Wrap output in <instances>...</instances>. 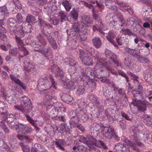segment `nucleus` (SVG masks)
<instances>
[{"label":"nucleus","mask_w":152,"mask_h":152,"mask_svg":"<svg viewBox=\"0 0 152 152\" xmlns=\"http://www.w3.org/2000/svg\"><path fill=\"white\" fill-rule=\"evenodd\" d=\"M56 83L52 76L49 77H44L39 80L37 88L41 91L47 90L52 87L56 89Z\"/></svg>","instance_id":"f257e3e1"},{"label":"nucleus","mask_w":152,"mask_h":152,"mask_svg":"<svg viewBox=\"0 0 152 152\" xmlns=\"http://www.w3.org/2000/svg\"><path fill=\"white\" fill-rule=\"evenodd\" d=\"M80 24L79 23H75L72 26V28L66 30L67 35H69L70 38H72L71 42L74 44L76 43V40L79 38L78 33L80 31Z\"/></svg>","instance_id":"f03ea898"},{"label":"nucleus","mask_w":152,"mask_h":152,"mask_svg":"<svg viewBox=\"0 0 152 152\" xmlns=\"http://www.w3.org/2000/svg\"><path fill=\"white\" fill-rule=\"evenodd\" d=\"M112 66V63L108 60L104 58H100L96 64V67L97 69H99L101 71H103L106 68L108 70Z\"/></svg>","instance_id":"7ed1b4c3"},{"label":"nucleus","mask_w":152,"mask_h":152,"mask_svg":"<svg viewBox=\"0 0 152 152\" xmlns=\"http://www.w3.org/2000/svg\"><path fill=\"white\" fill-rule=\"evenodd\" d=\"M79 58L84 65L90 66L93 64V60L83 50L80 49Z\"/></svg>","instance_id":"20e7f679"},{"label":"nucleus","mask_w":152,"mask_h":152,"mask_svg":"<svg viewBox=\"0 0 152 152\" xmlns=\"http://www.w3.org/2000/svg\"><path fill=\"white\" fill-rule=\"evenodd\" d=\"M88 139V144L87 145L90 148L91 145H94L97 147L102 146L104 148H107L104 142L102 140H97L92 136L88 135L87 137Z\"/></svg>","instance_id":"39448f33"},{"label":"nucleus","mask_w":152,"mask_h":152,"mask_svg":"<svg viewBox=\"0 0 152 152\" xmlns=\"http://www.w3.org/2000/svg\"><path fill=\"white\" fill-rule=\"evenodd\" d=\"M101 130V132H103V135L107 139H111L115 135V133L113 129L110 126L109 127L103 126Z\"/></svg>","instance_id":"423d86ee"},{"label":"nucleus","mask_w":152,"mask_h":152,"mask_svg":"<svg viewBox=\"0 0 152 152\" xmlns=\"http://www.w3.org/2000/svg\"><path fill=\"white\" fill-rule=\"evenodd\" d=\"M41 48V53L44 55L45 57L51 63H53V56L50 48L49 46L43 47Z\"/></svg>","instance_id":"0eeeda50"},{"label":"nucleus","mask_w":152,"mask_h":152,"mask_svg":"<svg viewBox=\"0 0 152 152\" xmlns=\"http://www.w3.org/2000/svg\"><path fill=\"white\" fill-rule=\"evenodd\" d=\"M22 29L19 30L18 28H14L13 29V31L11 32L14 33L15 36V39L17 42L20 45L23 44V41L20 39V38L24 37V33Z\"/></svg>","instance_id":"6e6552de"},{"label":"nucleus","mask_w":152,"mask_h":152,"mask_svg":"<svg viewBox=\"0 0 152 152\" xmlns=\"http://www.w3.org/2000/svg\"><path fill=\"white\" fill-rule=\"evenodd\" d=\"M132 93L133 95L134 98L133 99V102L132 103L134 104L135 103L141 102L143 98L142 93L141 91L138 90H133L132 91Z\"/></svg>","instance_id":"1a4fd4ad"},{"label":"nucleus","mask_w":152,"mask_h":152,"mask_svg":"<svg viewBox=\"0 0 152 152\" xmlns=\"http://www.w3.org/2000/svg\"><path fill=\"white\" fill-rule=\"evenodd\" d=\"M15 107L16 109H17L22 113H25L26 115H28V114H29L30 112L32 110L33 106L32 103L31 104H28V105H23L20 106V107L18 106H15Z\"/></svg>","instance_id":"9d476101"},{"label":"nucleus","mask_w":152,"mask_h":152,"mask_svg":"<svg viewBox=\"0 0 152 152\" xmlns=\"http://www.w3.org/2000/svg\"><path fill=\"white\" fill-rule=\"evenodd\" d=\"M81 23L82 25L85 27H91L93 24V21L88 15H84L81 17Z\"/></svg>","instance_id":"9b49d317"},{"label":"nucleus","mask_w":152,"mask_h":152,"mask_svg":"<svg viewBox=\"0 0 152 152\" xmlns=\"http://www.w3.org/2000/svg\"><path fill=\"white\" fill-rule=\"evenodd\" d=\"M19 129L20 132H21L22 134L25 135L28 134L31 131V128H29L26 124H23L18 123L17 128V130Z\"/></svg>","instance_id":"f8f14e48"},{"label":"nucleus","mask_w":152,"mask_h":152,"mask_svg":"<svg viewBox=\"0 0 152 152\" xmlns=\"http://www.w3.org/2000/svg\"><path fill=\"white\" fill-rule=\"evenodd\" d=\"M116 35L115 32L113 30L110 31L108 33L107 38L109 42L112 45L116 48H118L117 45L115 43L113 39L115 38Z\"/></svg>","instance_id":"ddd939ff"},{"label":"nucleus","mask_w":152,"mask_h":152,"mask_svg":"<svg viewBox=\"0 0 152 152\" xmlns=\"http://www.w3.org/2000/svg\"><path fill=\"white\" fill-rule=\"evenodd\" d=\"M53 144L56 145V147L62 150H64L65 149L63 146L65 145L66 143L64 139L56 138L53 141Z\"/></svg>","instance_id":"4468645a"},{"label":"nucleus","mask_w":152,"mask_h":152,"mask_svg":"<svg viewBox=\"0 0 152 152\" xmlns=\"http://www.w3.org/2000/svg\"><path fill=\"white\" fill-rule=\"evenodd\" d=\"M148 103L145 101H141V102L134 104L137 106L138 110L141 112H144L147 110L146 106H148Z\"/></svg>","instance_id":"2eb2a0df"},{"label":"nucleus","mask_w":152,"mask_h":152,"mask_svg":"<svg viewBox=\"0 0 152 152\" xmlns=\"http://www.w3.org/2000/svg\"><path fill=\"white\" fill-rule=\"evenodd\" d=\"M20 27V28L22 29L24 32L25 33H30L33 29L31 25L28 23H26L25 21Z\"/></svg>","instance_id":"dca6fc26"},{"label":"nucleus","mask_w":152,"mask_h":152,"mask_svg":"<svg viewBox=\"0 0 152 152\" xmlns=\"http://www.w3.org/2000/svg\"><path fill=\"white\" fill-rule=\"evenodd\" d=\"M133 134H132L130 137L131 139L136 143L137 145L142 146L143 145V144L138 141V138L137 137V134H139V132H137V127L135 128L134 130L133 131Z\"/></svg>","instance_id":"f3484780"},{"label":"nucleus","mask_w":152,"mask_h":152,"mask_svg":"<svg viewBox=\"0 0 152 152\" xmlns=\"http://www.w3.org/2000/svg\"><path fill=\"white\" fill-rule=\"evenodd\" d=\"M8 27L10 31V33L13 31L14 28H17L18 26L16 24L17 23L16 20L13 18H10L7 20Z\"/></svg>","instance_id":"a211bd4d"},{"label":"nucleus","mask_w":152,"mask_h":152,"mask_svg":"<svg viewBox=\"0 0 152 152\" xmlns=\"http://www.w3.org/2000/svg\"><path fill=\"white\" fill-rule=\"evenodd\" d=\"M59 96L62 100L67 104L70 103L73 100V97L68 94L61 93Z\"/></svg>","instance_id":"6ab92c4d"},{"label":"nucleus","mask_w":152,"mask_h":152,"mask_svg":"<svg viewBox=\"0 0 152 152\" xmlns=\"http://www.w3.org/2000/svg\"><path fill=\"white\" fill-rule=\"evenodd\" d=\"M77 112L76 115L79 120H81L82 121L85 122L88 119V116L85 113L83 109H80Z\"/></svg>","instance_id":"aec40b11"},{"label":"nucleus","mask_w":152,"mask_h":152,"mask_svg":"<svg viewBox=\"0 0 152 152\" xmlns=\"http://www.w3.org/2000/svg\"><path fill=\"white\" fill-rule=\"evenodd\" d=\"M124 50L126 52L128 53L133 56L137 57V58L139 55V51L135 49H132L126 48H125Z\"/></svg>","instance_id":"412c9836"},{"label":"nucleus","mask_w":152,"mask_h":152,"mask_svg":"<svg viewBox=\"0 0 152 152\" xmlns=\"http://www.w3.org/2000/svg\"><path fill=\"white\" fill-rule=\"evenodd\" d=\"M24 64L25 65L24 69L26 72H31L34 71L35 69L34 66L29 62H27V61L24 62Z\"/></svg>","instance_id":"4be33fe9"},{"label":"nucleus","mask_w":152,"mask_h":152,"mask_svg":"<svg viewBox=\"0 0 152 152\" xmlns=\"http://www.w3.org/2000/svg\"><path fill=\"white\" fill-rule=\"evenodd\" d=\"M37 38L38 40L34 42V44L37 46H44L46 45V41L44 37H39L37 36Z\"/></svg>","instance_id":"5701e85b"},{"label":"nucleus","mask_w":152,"mask_h":152,"mask_svg":"<svg viewBox=\"0 0 152 152\" xmlns=\"http://www.w3.org/2000/svg\"><path fill=\"white\" fill-rule=\"evenodd\" d=\"M18 97V96L17 94H14L10 96H7L6 99L9 104H13L16 103Z\"/></svg>","instance_id":"b1692460"},{"label":"nucleus","mask_w":152,"mask_h":152,"mask_svg":"<svg viewBox=\"0 0 152 152\" xmlns=\"http://www.w3.org/2000/svg\"><path fill=\"white\" fill-rule=\"evenodd\" d=\"M19 98L20 103V106L28 105V104L29 103L31 104V103L30 99L26 96L20 97Z\"/></svg>","instance_id":"393cba45"},{"label":"nucleus","mask_w":152,"mask_h":152,"mask_svg":"<svg viewBox=\"0 0 152 152\" xmlns=\"http://www.w3.org/2000/svg\"><path fill=\"white\" fill-rule=\"evenodd\" d=\"M10 76L12 80L16 84L20 86L23 89L25 90L26 89V86L23 83H22L18 78L13 76L12 75H10Z\"/></svg>","instance_id":"a878e982"},{"label":"nucleus","mask_w":152,"mask_h":152,"mask_svg":"<svg viewBox=\"0 0 152 152\" xmlns=\"http://www.w3.org/2000/svg\"><path fill=\"white\" fill-rule=\"evenodd\" d=\"M15 145L17 147L20 145L23 151V152H29L30 151L29 147L26 145L24 143L22 142H18V141L15 143Z\"/></svg>","instance_id":"bb28decb"},{"label":"nucleus","mask_w":152,"mask_h":152,"mask_svg":"<svg viewBox=\"0 0 152 152\" xmlns=\"http://www.w3.org/2000/svg\"><path fill=\"white\" fill-rule=\"evenodd\" d=\"M40 31L41 33H39L37 35L39 37H45L48 40L52 36L50 33H49L48 32H46L45 30L43 28H41Z\"/></svg>","instance_id":"cd10ccee"},{"label":"nucleus","mask_w":152,"mask_h":152,"mask_svg":"<svg viewBox=\"0 0 152 152\" xmlns=\"http://www.w3.org/2000/svg\"><path fill=\"white\" fill-rule=\"evenodd\" d=\"M103 126H102L101 127L99 124L95 122L93 123L91 125L90 129L91 131H93L94 132H97L99 131L100 129L101 130L102 129H102Z\"/></svg>","instance_id":"c85d7f7f"},{"label":"nucleus","mask_w":152,"mask_h":152,"mask_svg":"<svg viewBox=\"0 0 152 152\" xmlns=\"http://www.w3.org/2000/svg\"><path fill=\"white\" fill-rule=\"evenodd\" d=\"M82 74L83 76L86 75L90 78L92 77L94 75V73L92 69L90 67H88L85 69L84 73L82 72Z\"/></svg>","instance_id":"c756f323"},{"label":"nucleus","mask_w":152,"mask_h":152,"mask_svg":"<svg viewBox=\"0 0 152 152\" xmlns=\"http://www.w3.org/2000/svg\"><path fill=\"white\" fill-rule=\"evenodd\" d=\"M80 120L77 115L76 116H73L69 121V123L71 126L75 127L78 126L79 121Z\"/></svg>","instance_id":"7c9ffc66"},{"label":"nucleus","mask_w":152,"mask_h":152,"mask_svg":"<svg viewBox=\"0 0 152 152\" xmlns=\"http://www.w3.org/2000/svg\"><path fill=\"white\" fill-rule=\"evenodd\" d=\"M56 106H55V107L57 109L58 113L61 114L65 113L66 111V109L62 104L61 103L58 102H56Z\"/></svg>","instance_id":"2f4dec72"},{"label":"nucleus","mask_w":152,"mask_h":152,"mask_svg":"<svg viewBox=\"0 0 152 152\" xmlns=\"http://www.w3.org/2000/svg\"><path fill=\"white\" fill-rule=\"evenodd\" d=\"M25 116L27 120L32 125V126H34L36 132H39L40 129L39 127L37 126L34 120L29 116L28 115H25Z\"/></svg>","instance_id":"473e14b6"},{"label":"nucleus","mask_w":152,"mask_h":152,"mask_svg":"<svg viewBox=\"0 0 152 152\" xmlns=\"http://www.w3.org/2000/svg\"><path fill=\"white\" fill-rule=\"evenodd\" d=\"M47 40L53 50H56L57 49L58 47L56 41L52 36L50 37Z\"/></svg>","instance_id":"72a5a7b5"},{"label":"nucleus","mask_w":152,"mask_h":152,"mask_svg":"<svg viewBox=\"0 0 152 152\" xmlns=\"http://www.w3.org/2000/svg\"><path fill=\"white\" fill-rule=\"evenodd\" d=\"M113 12L116 15V18L121 22H122L124 20L123 16L121 12L118 10L117 7V9L114 10H113Z\"/></svg>","instance_id":"f704fd0d"},{"label":"nucleus","mask_w":152,"mask_h":152,"mask_svg":"<svg viewBox=\"0 0 152 152\" xmlns=\"http://www.w3.org/2000/svg\"><path fill=\"white\" fill-rule=\"evenodd\" d=\"M75 89L76 90L77 94L78 95L82 94L85 91L84 87L79 84L75 85Z\"/></svg>","instance_id":"c9c22d12"},{"label":"nucleus","mask_w":152,"mask_h":152,"mask_svg":"<svg viewBox=\"0 0 152 152\" xmlns=\"http://www.w3.org/2000/svg\"><path fill=\"white\" fill-rule=\"evenodd\" d=\"M92 13L93 17L95 23L102 20L100 14L97 10H93Z\"/></svg>","instance_id":"e433bc0d"},{"label":"nucleus","mask_w":152,"mask_h":152,"mask_svg":"<svg viewBox=\"0 0 152 152\" xmlns=\"http://www.w3.org/2000/svg\"><path fill=\"white\" fill-rule=\"evenodd\" d=\"M62 5L64 7L67 12L69 11L72 7V4L67 0H64L61 2Z\"/></svg>","instance_id":"4c0bfd02"},{"label":"nucleus","mask_w":152,"mask_h":152,"mask_svg":"<svg viewBox=\"0 0 152 152\" xmlns=\"http://www.w3.org/2000/svg\"><path fill=\"white\" fill-rule=\"evenodd\" d=\"M92 42L93 45L96 48H99L102 43L100 39L98 37H95L93 39Z\"/></svg>","instance_id":"58836bf2"},{"label":"nucleus","mask_w":152,"mask_h":152,"mask_svg":"<svg viewBox=\"0 0 152 152\" xmlns=\"http://www.w3.org/2000/svg\"><path fill=\"white\" fill-rule=\"evenodd\" d=\"M18 118L19 115L17 113L10 114L6 119L7 123L10 122V121H15V119H18Z\"/></svg>","instance_id":"ea45409f"},{"label":"nucleus","mask_w":152,"mask_h":152,"mask_svg":"<svg viewBox=\"0 0 152 152\" xmlns=\"http://www.w3.org/2000/svg\"><path fill=\"white\" fill-rule=\"evenodd\" d=\"M58 17L61 23L67 20L66 13L63 11H61L59 12Z\"/></svg>","instance_id":"a19ab883"},{"label":"nucleus","mask_w":152,"mask_h":152,"mask_svg":"<svg viewBox=\"0 0 152 152\" xmlns=\"http://www.w3.org/2000/svg\"><path fill=\"white\" fill-rule=\"evenodd\" d=\"M25 21L26 23H35L37 22L34 16L30 14H28L27 16Z\"/></svg>","instance_id":"79ce46f5"},{"label":"nucleus","mask_w":152,"mask_h":152,"mask_svg":"<svg viewBox=\"0 0 152 152\" xmlns=\"http://www.w3.org/2000/svg\"><path fill=\"white\" fill-rule=\"evenodd\" d=\"M112 90H106L105 91L103 90V95L105 97L108 99L109 98H111L113 99V94H112Z\"/></svg>","instance_id":"37998d69"},{"label":"nucleus","mask_w":152,"mask_h":152,"mask_svg":"<svg viewBox=\"0 0 152 152\" xmlns=\"http://www.w3.org/2000/svg\"><path fill=\"white\" fill-rule=\"evenodd\" d=\"M139 23L133 17H129L127 19L126 21V24L127 25L132 26L134 23L136 24Z\"/></svg>","instance_id":"c03bdc74"},{"label":"nucleus","mask_w":152,"mask_h":152,"mask_svg":"<svg viewBox=\"0 0 152 152\" xmlns=\"http://www.w3.org/2000/svg\"><path fill=\"white\" fill-rule=\"evenodd\" d=\"M88 97L90 100L93 101L94 103L97 104H99V101L98 99V98L96 96H95L93 94H89L88 95Z\"/></svg>","instance_id":"a18cd8bd"},{"label":"nucleus","mask_w":152,"mask_h":152,"mask_svg":"<svg viewBox=\"0 0 152 152\" xmlns=\"http://www.w3.org/2000/svg\"><path fill=\"white\" fill-rule=\"evenodd\" d=\"M137 58L140 63L148 64L150 62L149 60L142 56L139 55Z\"/></svg>","instance_id":"49530a36"},{"label":"nucleus","mask_w":152,"mask_h":152,"mask_svg":"<svg viewBox=\"0 0 152 152\" xmlns=\"http://www.w3.org/2000/svg\"><path fill=\"white\" fill-rule=\"evenodd\" d=\"M16 137L22 141L26 140V142H28L30 140V137L27 136L18 134L17 135Z\"/></svg>","instance_id":"de8ad7c7"},{"label":"nucleus","mask_w":152,"mask_h":152,"mask_svg":"<svg viewBox=\"0 0 152 152\" xmlns=\"http://www.w3.org/2000/svg\"><path fill=\"white\" fill-rule=\"evenodd\" d=\"M136 27H137V28L139 31V34L142 35H144L146 31L145 29L143 28L139 23H137Z\"/></svg>","instance_id":"09e8293b"},{"label":"nucleus","mask_w":152,"mask_h":152,"mask_svg":"<svg viewBox=\"0 0 152 152\" xmlns=\"http://www.w3.org/2000/svg\"><path fill=\"white\" fill-rule=\"evenodd\" d=\"M87 32L84 30H82L79 32V35L80 38L83 41L85 40L86 39L87 37Z\"/></svg>","instance_id":"8fccbe9b"},{"label":"nucleus","mask_w":152,"mask_h":152,"mask_svg":"<svg viewBox=\"0 0 152 152\" xmlns=\"http://www.w3.org/2000/svg\"><path fill=\"white\" fill-rule=\"evenodd\" d=\"M80 4L84 5L85 6L88 8L90 9H91L92 12L93 10L94 11L95 10L94 6L91 4H88L85 1H81Z\"/></svg>","instance_id":"3c124183"},{"label":"nucleus","mask_w":152,"mask_h":152,"mask_svg":"<svg viewBox=\"0 0 152 152\" xmlns=\"http://www.w3.org/2000/svg\"><path fill=\"white\" fill-rule=\"evenodd\" d=\"M15 121H10V122L8 123H7L9 125V127L11 129L17 130L18 123L16 124V123Z\"/></svg>","instance_id":"603ef678"},{"label":"nucleus","mask_w":152,"mask_h":152,"mask_svg":"<svg viewBox=\"0 0 152 152\" xmlns=\"http://www.w3.org/2000/svg\"><path fill=\"white\" fill-rule=\"evenodd\" d=\"M112 1L111 0V1H108L106 3L105 5L107 7L110 9L112 10H114L115 9H117V7L114 5L112 4Z\"/></svg>","instance_id":"864d4df0"},{"label":"nucleus","mask_w":152,"mask_h":152,"mask_svg":"<svg viewBox=\"0 0 152 152\" xmlns=\"http://www.w3.org/2000/svg\"><path fill=\"white\" fill-rule=\"evenodd\" d=\"M78 16V13L74 8L71 12L70 16L73 20H76L77 19Z\"/></svg>","instance_id":"5fc2aeb1"},{"label":"nucleus","mask_w":152,"mask_h":152,"mask_svg":"<svg viewBox=\"0 0 152 152\" xmlns=\"http://www.w3.org/2000/svg\"><path fill=\"white\" fill-rule=\"evenodd\" d=\"M0 13L2 15H7L8 13L7 12V7L5 5L0 7Z\"/></svg>","instance_id":"6e6d98bb"},{"label":"nucleus","mask_w":152,"mask_h":152,"mask_svg":"<svg viewBox=\"0 0 152 152\" xmlns=\"http://www.w3.org/2000/svg\"><path fill=\"white\" fill-rule=\"evenodd\" d=\"M108 71H107V74L106 75H104V77H108L110 75V71L111 73L114 75H118V74L116 71L114 70V69L113 68L112 66L111 67L110 69L108 70Z\"/></svg>","instance_id":"4d7b16f0"},{"label":"nucleus","mask_w":152,"mask_h":152,"mask_svg":"<svg viewBox=\"0 0 152 152\" xmlns=\"http://www.w3.org/2000/svg\"><path fill=\"white\" fill-rule=\"evenodd\" d=\"M16 22L18 23H22L23 21V18L22 15L20 13H18L16 16Z\"/></svg>","instance_id":"13d9d810"},{"label":"nucleus","mask_w":152,"mask_h":152,"mask_svg":"<svg viewBox=\"0 0 152 152\" xmlns=\"http://www.w3.org/2000/svg\"><path fill=\"white\" fill-rule=\"evenodd\" d=\"M17 48L12 49L9 51V53L12 56L16 57L19 54Z\"/></svg>","instance_id":"bf43d9fd"},{"label":"nucleus","mask_w":152,"mask_h":152,"mask_svg":"<svg viewBox=\"0 0 152 152\" xmlns=\"http://www.w3.org/2000/svg\"><path fill=\"white\" fill-rule=\"evenodd\" d=\"M51 72L54 73L55 74L60 69L59 67L56 64H53V65H51L50 67Z\"/></svg>","instance_id":"052dcab7"},{"label":"nucleus","mask_w":152,"mask_h":152,"mask_svg":"<svg viewBox=\"0 0 152 152\" xmlns=\"http://www.w3.org/2000/svg\"><path fill=\"white\" fill-rule=\"evenodd\" d=\"M7 110L4 112H3L0 113V120L2 121H5L7 116Z\"/></svg>","instance_id":"680f3d73"},{"label":"nucleus","mask_w":152,"mask_h":152,"mask_svg":"<svg viewBox=\"0 0 152 152\" xmlns=\"http://www.w3.org/2000/svg\"><path fill=\"white\" fill-rule=\"evenodd\" d=\"M38 152H48L44 147L40 144L36 143Z\"/></svg>","instance_id":"e2e57ef3"},{"label":"nucleus","mask_w":152,"mask_h":152,"mask_svg":"<svg viewBox=\"0 0 152 152\" xmlns=\"http://www.w3.org/2000/svg\"><path fill=\"white\" fill-rule=\"evenodd\" d=\"M118 74L124 78L127 83H128L129 81V78L126 73L124 72L121 70H118Z\"/></svg>","instance_id":"0e129e2a"},{"label":"nucleus","mask_w":152,"mask_h":152,"mask_svg":"<svg viewBox=\"0 0 152 152\" xmlns=\"http://www.w3.org/2000/svg\"><path fill=\"white\" fill-rule=\"evenodd\" d=\"M79 141L86 145L88 144V139L83 136H79Z\"/></svg>","instance_id":"69168bd1"},{"label":"nucleus","mask_w":152,"mask_h":152,"mask_svg":"<svg viewBox=\"0 0 152 152\" xmlns=\"http://www.w3.org/2000/svg\"><path fill=\"white\" fill-rule=\"evenodd\" d=\"M116 146L118 148L119 147H120L121 148H120L119 150L122 152L125 151H126V145L124 143L122 144L119 143L116 145Z\"/></svg>","instance_id":"338daca9"},{"label":"nucleus","mask_w":152,"mask_h":152,"mask_svg":"<svg viewBox=\"0 0 152 152\" xmlns=\"http://www.w3.org/2000/svg\"><path fill=\"white\" fill-rule=\"evenodd\" d=\"M110 25L115 29H118L120 27V25L117 21H113L110 23Z\"/></svg>","instance_id":"774afa93"}]
</instances>
